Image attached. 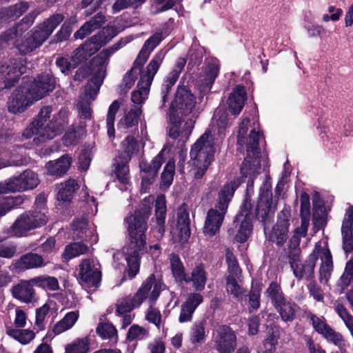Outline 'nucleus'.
Segmentation results:
<instances>
[{"label":"nucleus","instance_id":"nucleus-57","mask_svg":"<svg viewBox=\"0 0 353 353\" xmlns=\"http://www.w3.org/2000/svg\"><path fill=\"white\" fill-rule=\"evenodd\" d=\"M149 337V331L138 325H132L128 330L126 339L132 341L134 340H144Z\"/></svg>","mask_w":353,"mask_h":353},{"label":"nucleus","instance_id":"nucleus-25","mask_svg":"<svg viewBox=\"0 0 353 353\" xmlns=\"http://www.w3.org/2000/svg\"><path fill=\"white\" fill-rule=\"evenodd\" d=\"M194 121L192 119H179L175 121L174 123L170 127V137L179 140L182 144L187 141L194 126Z\"/></svg>","mask_w":353,"mask_h":353},{"label":"nucleus","instance_id":"nucleus-64","mask_svg":"<svg viewBox=\"0 0 353 353\" xmlns=\"http://www.w3.org/2000/svg\"><path fill=\"white\" fill-rule=\"evenodd\" d=\"M17 245L12 243L0 242V257L5 259H12L17 255Z\"/></svg>","mask_w":353,"mask_h":353},{"label":"nucleus","instance_id":"nucleus-11","mask_svg":"<svg viewBox=\"0 0 353 353\" xmlns=\"http://www.w3.org/2000/svg\"><path fill=\"white\" fill-rule=\"evenodd\" d=\"M47 222L46 216L40 211H30L22 214L13 223L9 229L12 236L21 237L36 228L41 227Z\"/></svg>","mask_w":353,"mask_h":353},{"label":"nucleus","instance_id":"nucleus-6","mask_svg":"<svg viewBox=\"0 0 353 353\" xmlns=\"http://www.w3.org/2000/svg\"><path fill=\"white\" fill-rule=\"evenodd\" d=\"M214 147L210 132L206 131L193 145L188 162V174L193 179L203 176L208 168L214 160Z\"/></svg>","mask_w":353,"mask_h":353},{"label":"nucleus","instance_id":"nucleus-61","mask_svg":"<svg viewBox=\"0 0 353 353\" xmlns=\"http://www.w3.org/2000/svg\"><path fill=\"white\" fill-rule=\"evenodd\" d=\"M23 24H18L15 27L11 28L8 30H7L3 35V40L8 42H13L14 45L15 43H19L17 38L21 36L23 32V28H22Z\"/></svg>","mask_w":353,"mask_h":353},{"label":"nucleus","instance_id":"nucleus-35","mask_svg":"<svg viewBox=\"0 0 353 353\" xmlns=\"http://www.w3.org/2000/svg\"><path fill=\"white\" fill-rule=\"evenodd\" d=\"M105 23V17L98 13L85 22L79 30L74 33L76 39H83L92 31L99 29Z\"/></svg>","mask_w":353,"mask_h":353},{"label":"nucleus","instance_id":"nucleus-23","mask_svg":"<svg viewBox=\"0 0 353 353\" xmlns=\"http://www.w3.org/2000/svg\"><path fill=\"white\" fill-rule=\"evenodd\" d=\"M72 227L73 234L77 239H83L91 243L97 241L98 237L95 234L94 228L86 219L74 221Z\"/></svg>","mask_w":353,"mask_h":353},{"label":"nucleus","instance_id":"nucleus-59","mask_svg":"<svg viewBox=\"0 0 353 353\" xmlns=\"http://www.w3.org/2000/svg\"><path fill=\"white\" fill-rule=\"evenodd\" d=\"M174 168V161L172 159L169 160L165 165L161 174V186L168 188L171 185L173 181Z\"/></svg>","mask_w":353,"mask_h":353},{"label":"nucleus","instance_id":"nucleus-56","mask_svg":"<svg viewBox=\"0 0 353 353\" xmlns=\"http://www.w3.org/2000/svg\"><path fill=\"white\" fill-rule=\"evenodd\" d=\"M225 259L228 264V275H233L239 278L241 275V270L235 256L230 249L225 250Z\"/></svg>","mask_w":353,"mask_h":353},{"label":"nucleus","instance_id":"nucleus-10","mask_svg":"<svg viewBox=\"0 0 353 353\" xmlns=\"http://www.w3.org/2000/svg\"><path fill=\"white\" fill-rule=\"evenodd\" d=\"M262 139L259 131L251 130L249 141L247 143V157L242 163L241 173L244 177H256L259 174L261 163L259 159V144Z\"/></svg>","mask_w":353,"mask_h":353},{"label":"nucleus","instance_id":"nucleus-8","mask_svg":"<svg viewBox=\"0 0 353 353\" xmlns=\"http://www.w3.org/2000/svg\"><path fill=\"white\" fill-rule=\"evenodd\" d=\"M63 19L61 14H52L34 28L20 43H15L14 46L23 54L33 51L43 43Z\"/></svg>","mask_w":353,"mask_h":353},{"label":"nucleus","instance_id":"nucleus-7","mask_svg":"<svg viewBox=\"0 0 353 353\" xmlns=\"http://www.w3.org/2000/svg\"><path fill=\"white\" fill-rule=\"evenodd\" d=\"M163 288L164 285L156 281L153 274L150 275L133 296H125L117 301L115 313H130L132 310L138 308L148 297L149 302L154 303Z\"/></svg>","mask_w":353,"mask_h":353},{"label":"nucleus","instance_id":"nucleus-60","mask_svg":"<svg viewBox=\"0 0 353 353\" xmlns=\"http://www.w3.org/2000/svg\"><path fill=\"white\" fill-rule=\"evenodd\" d=\"M322 336L341 349L345 346V340L341 334L335 332L331 327L327 328V330Z\"/></svg>","mask_w":353,"mask_h":353},{"label":"nucleus","instance_id":"nucleus-46","mask_svg":"<svg viewBox=\"0 0 353 353\" xmlns=\"http://www.w3.org/2000/svg\"><path fill=\"white\" fill-rule=\"evenodd\" d=\"M22 196H0V217L4 216L8 212L20 205L23 202Z\"/></svg>","mask_w":353,"mask_h":353},{"label":"nucleus","instance_id":"nucleus-39","mask_svg":"<svg viewBox=\"0 0 353 353\" xmlns=\"http://www.w3.org/2000/svg\"><path fill=\"white\" fill-rule=\"evenodd\" d=\"M275 310L285 323L292 322L296 319L297 305L288 299L276 307Z\"/></svg>","mask_w":353,"mask_h":353},{"label":"nucleus","instance_id":"nucleus-24","mask_svg":"<svg viewBox=\"0 0 353 353\" xmlns=\"http://www.w3.org/2000/svg\"><path fill=\"white\" fill-rule=\"evenodd\" d=\"M317 243H319L318 258L320 257L321 260L319 270V281L321 283H327L333 270L332 257L326 243L323 246H321V242Z\"/></svg>","mask_w":353,"mask_h":353},{"label":"nucleus","instance_id":"nucleus-16","mask_svg":"<svg viewBox=\"0 0 353 353\" xmlns=\"http://www.w3.org/2000/svg\"><path fill=\"white\" fill-rule=\"evenodd\" d=\"M353 208L347 210L341 227L343 248L346 254L352 253L350 260L347 263L344 274L353 278Z\"/></svg>","mask_w":353,"mask_h":353},{"label":"nucleus","instance_id":"nucleus-13","mask_svg":"<svg viewBox=\"0 0 353 353\" xmlns=\"http://www.w3.org/2000/svg\"><path fill=\"white\" fill-rule=\"evenodd\" d=\"M40 180L37 173L31 170H26L19 176H12L5 183H0V194L8 192H24L33 190L39 183Z\"/></svg>","mask_w":353,"mask_h":353},{"label":"nucleus","instance_id":"nucleus-52","mask_svg":"<svg viewBox=\"0 0 353 353\" xmlns=\"http://www.w3.org/2000/svg\"><path fill=\"white\" fill-rule=\"evenodd\" d=\"M169 259L174 277L176 281L182 282L183 279H185V273L184 266L179 256L175 254H171Z\"/></svg>","mask_w":353,"mask_h":353},{"label":"nucleus","instance_id":"nucleus-14","mask_svg":"<svg viewBox=\"0 0 353 353\" xmlns=\"http://www.w3.org/2000/svg\"><path fill=\"white\" fill-rule=\"evenodd\" d=\"M101 273L100 265L93 259L81 261L79 265L78 279L81 285L90 290H94L100 284Z\"/></svg>","mask_w":353,"mask_h":353},{"label":"nucleus","instance_id":"nucleus-40","mask_svg":"<svg viewBox=\"0 0 353 353\" xmlns=\"http://www.w3.org/2000/svg\"><path fill=\"white\" fill-rule=\"evenodd\" d=\"M205 321H196L191 327L190 341L194 345H201L205 340Z\"/></svg>","mask_w":353,"mask_h":353},{"label":"nucleus","instance_id":"nucleus-45","mask_svg":"<svg viewBox=\"0 0 353 353\" xmlns=\"http://www.w3.org/2000/svg\"><path fill=\"white\" fill-rule=\"evenodd\" d=\"M142 111L138 106L132 108L125 116L120 120L119 128L127 129L132 128L138 124V121L141 115Z\"/></svg>","mask_w":353,"mask_h":353},{"label":"nucleus","instance_id":"nucleus-1","mask_svg":"<svg viewBox=\"0 0 353 353\" xmlns=\"http://www.w3.org/2000/svg\"><path fill=\"white\" fill-rule=\"evenodd\" d=\"M151 214V208L145 205L134 211L133 214L124 219L127 230V243L122 249V252H117L113 257L119 260L123 254L128 263V274L130 279L134 278L139 270L140 256L146 250L147 221Z\"/></svg>","mask_w":353,"mask_h":353},{"label":"nucleus","instance_id":"nucleus-37","mask_svg":"<svg viewBox=\"0 0 353 353\" xmlns=\"http://www.w3.org/2000/svg\"><path fill=\"white\" fill-rule=\"evenodd\" d=\"M57 188V199L64 203L70 202L74 193L79 188V185L75 179H70L65 183L59 184Z\"/></svg>","mask_w":353,"mask_h":353},{"label":"nucleus","instance_id":"nucleus-63","mask_svg":"<svg viewBox=\"0 0 353 353\" xmlns=\"http://www.w3.org/2000/svg\"><path fill=\"white\" fill-rule=\"evenodd\" d=\"M178 79V76H176L170 72L168 74L161 88L162 101L163 104L167 101V95L170 92V90L172 89V86L175 84Z\"/></svg>","mask_w":353,"mask_h":353},{"label":"nucleus","instance_id":"nucleus-62","mask_svg":"<svg viewBox=\"0 0 353 353\" xmlns=\"http://www.w3.org/2000/svg\"><path fill=\"white\" fill-rule=\"evenodd\" d=\"M145 319L148 322L153 323L157 328H160L162 323L161 314L159 309L150 305L145 314Z\"/></svg>","mask_w":353,"mask_h":353},{"label":"nucleus","instance_id":"nucleus-49","mask_svg":"<svg viewBox=\"0 0 353 353\" xmlns=\"http://www.w3.org/2000/svg\"><path fill=\"white\" fill-rule=\"evenodd\" d=\"M228 114L223 107L216 109L212 121L213 128H216L218 133L221 134L228 125Z\"/></svg>","mask_w":353,"mask_h":353},{"label":"nucleus","instance_id":"nucleus-50","mask_svg":"<svg viewBox=\"0 0 353 353\" xmlns=\"http://www.w3.org/2000/svg\"><path fill=\"white\" fill-rule=\"evenodd\" d=\"M130 161L118 157L114 163V172L118 180L123 183H128L129 181V168L128 163Z\"/></svg>","mask_w":353,"mask_h":353},{"label":"nucleus","instance_id":"nucleus-53","mask_svg":"<svg viewBox=\"0 0 353 353\" xmlns=\"http://www.w3.org/2000/svg\"><path fill=\"white\" fill-rule=\"evenodd\" d=\"M89 339L83 337L77 339L68 344L65 348V353H87L89 350Z\"/></svg>","mask_w":353,"mask_h":353},{"label":"nucleus","instance_id":"nucleus-17","mask_svg":"<svg viewBox=\"0 0 353 353\" xmlns=\"http://www.w3.org/2000/svg\"><path fill=\"white\" fill-rule=\"evenodd\" d=\"M214 349L219 353H232L236 347V336L230 327L218 325L213 332Z\"/></svg>","mask_w":353,"mask_h":353},{"label":"nucleus","instance_id":"nucleus-55","mask_svg":"<svg viewBox=\"0 0 353 353\" xmlns=\"http://www.w3.org/2000/svg\"><path fill=\"white\" fill-rule=\"evenodd\" d=\"M120 108V103L114 101L109 107L106 118L107 132L110 137H114V120L115 115Z\"/></svg>","mask_w":353,"mask_h":353},{"label":"nucleus","instance_id":"nucleus-12","mask_svg":"<svg viewBox=\"0 0 353 353\" xmlns=\"http://www.w3.org/2000/svg\"><path fill=\"white\" fill-rule=\"evenodd\" d=\"M319 243H316L313 252L309 255L307 259L301 262L299 250H295L289 254L290 263L294 276L301 280L303 278L312 279L314 278V268L318 259Z\"/></svg>","mask_w":353,"mask_h":353},{"label":"nucleus","instance_id":"nucleus-3","mask_svg":"<svg viewBox=\"0 0 353 353\" xmlns=\"http://www.w3.org/2000/svg\"><path fill=\"white\" fill-rule=\"evenodd\" d=\"M128 42L127 39H121L111 47L102 50L93 59V70L97 71V74L88 83L85 96L80 99L77 105L79 114L81 119H90L91 118L92 110L88 99L94 100L101 82L105 77L106 66L110 56L124 46Z\"/></svg>","mask_w":353,"mask_h":353},{"label":"nucleus","instance_id":"nucleus-28","mask_svg":"<svg viewBox=\"0 0 353 353\" xmlns=\"http://www.w3.org/2000/svg\"><path fill=\"white\" fill-rule=\"evenodd\" d=\"M164 37L161 32H156L144 43L136 60L135 65L143 67L153 50L161 43Z\"/></svg>","mask_w":353,"mask_h":353},{"label":"nucleus","instance_id":"nucleus-41","mask_svg":"<svg viewBox=\"0 0 353 353\" xmlns=\"http://www.w3.org/2000/svg\"><path fill=\"white\" fill-rule=\"evenodd\" d=\"M6 334L21 344L29 343L35 336L34 332L30 330L14 328L12 326L6 327Z\"/></svg>","mask_w":353,"mask_h":353},{"label":"nucleus","instance_id":"nucleus-30","mask_svg":"<svg viewBox=\"0 0 353 353\" xmlns=\"http://www.w3.org/2000/svg\"><path fill=\"white\" fill-rule=\"evenodd\" d=\"M71 163V157L68 155H63L54 161H48L46 164L45 168L49 175L61 176L68 172Z\"/></svg>","mask_w":353,"mask_h":353},{"label":"nucleus","instance_id":"nucleus-5","mask_svg":"<svg viewBox=\"0 0 353 353\" xmlns=\"http://www.w3.org/2000/svg\"><path fill=\"white\" fill-rule=\"evenodd\" d=\"M240 183L241 181L239 179H234L221 188L214 208L208 211L203 227L205 235L212 236L219 231L227 212L229 203Z\"/></svg>","mask_w":353,"mask_h":353},{"label":"nucleus","instance_id":"nucleus-9","mask_svg":"<svg viewBox=\"0 0 353 353\" xmlns=\"http://www.w3.org/2000/svg\"><path fill=\"white\" fill-rule=\"evenodd\" d=\"M165 56V52L159 50L152 57L145 70L141 74L137 90L132 93L131 100L134 104H141L146 99L150 87Z\"/></svg>","mask_w":353,"mask_h":353},{"label":"nucleus","instance_id":"nucleus-22","mask_svg":"<svg viewBox=\"0 0 353 353\" xmlns=\"http://www.w3.org/2000/svg\"><path fill=\"white\" fill-rule=\"evenodd\" d=\"M242 215H236L233 221L234 227L229 229L230 236H234L237 242L244 243L252 232V220L245 219Z\"/></svg>","mask_w":353,"mask_h":353},{"label":"nucleus","instance_id":"nucleus-31","mask_svg":"<svg viewBox=\"0 0 353 353\" xmlns=\"http://www.w3.org/2000/svg\"><path fill=\"white\" fill-rule=\"evenodd\" d=\"M246 93L243 87H235L228 99V108L234 115L239 114L244 106Z\"/></svg>","mask_w":353,"mask_h":353},{"label":"nucleus","instance_id":"nucleus-4","mask_svg":"<svg viewBox=\"0 0 353 353\" xmlns=\"http://www.w3.org/2000/svg\"><path fill=\"white\" fill-rule=\"evenodd\" d=\"M52 112L51 106H45L41 109L37 118L33 121L23 131V136L29 139L33 135H38L41 141L53 139L62 130L68 121V112L61 109L48 121Z\"/></svg>","mask_w":353,"mask_h":353},{"label":"nucleus","instance_id":"nucleus-29","mask_svg":"<svg viewBox=\"0 0 353 353\" xmlns=\"http://www.w3.org/2000/svg\"><path fill=\"white\" fill-rule=\"evenodd\" d=\"M15 269L20 271L37 268L46 265L43 257L37 254L28 253L23 254L13 263Z\"/></svg>","mask_w":353,"mask_h":353},{"label":"nucleus","instance_id":"nucleus-26","mask_svg":"<svg viewBox=\"0 0 353 353\" xmlns=\"http://www.w3.org/2000/svg\"><path fill=\"white\" fill-rule=\"evenodd\" d=\"M203 296L199 293H190L186 301L181 305L179 321L181 323L189 322L196 307L203 302Z\"/></svg>","mask_w":353,"mask_h":353},{"label":"nucleus","instance_id":"nucleus-19","mask_svg":"<svg viewBox=\"0 0 353 353\" xmlns=\"http://www.w3.org/2000/svg\"><path fill=\"white\" fill-rule=\"evenodd\" d=\"M289 227L288 216L282 212V214H279L278 221L270 232H267L266 225L263 226V230L266 239L280 247L283 245L288 239Z\"/></svg>","mask_w":353,"mask_h":353},{"label":"nucleus","instance_id":"nucleus-34","mask_svg":"<svg viewBox=\"0 0 353 353\" xmlns=\"http://www.w3.org/2000/svg\"><path fill=\"white\" fill-rule=\"evenodd\" d=\"M166 201L165 196L159 195L155 201V219L157 225L154 230L162 236L165 232Z\"/></svg>","mask_w":353,"mask_h":353},{"label":"nucleus","instance_id":"nucleus-32","mask_svg":"<svg viewBox=\"0 0 353 353\" xmlns=\"http://www.w3.org/2000/svg\"><path fill=\"white\" fill-rule=\"evenodd\" d=\"M190 223L189 213L185 208V205H183L177 211L176 225L177 230L179 231V241L183 243L186 241L190 235Z\"/></svg>","mask_w":353,"mask_h":353},{"label":"nucleus","instance_id":"nucleus-15","mask_svg":"<svg viewBox=\"0 0 353 353\" xmlns=\"http://www.w3.org/2000/svg\"><path fill=\"white\" fill-rule=\"evenodd\" d=\"M276 208V201L272 199L271 186L268 182H265L261 188L259 199L256 208V217L263 223V226L272 221Z\"/></svg>","mask_w":353,"mask_h":353},{"label":"nucleus","instance_id":"nucleus-38","mask_svg":"<svg viewBox=\"0 0 353 353\" xmlns=\"http://www.w3.org/2000/svg\"><path fill=\"white\" fill-rule=\"evenodd\" d=\"M79 316L78 311L68 312L61 320L54 325L52 332L57 335L72 328L78 320Z\"/></svg>","mask_w":353,"mask_h":353},{"label":"nucleus","instance_id":"nucleus-47","mask_svg":"<svg viewBox=\"0 0 353 353\" xmlns=\"http://www.w3.org/2000/svg\"><path fill=\"white\" fill-rule=\"evenodd\" d=\"M219 72V65L216 61H212L205 70V75L202 80V89L203 90H210L217 77Z\"/></svg>","mask_w":353,"mask_h":353},{"label":"nucleus","instance_id":"nucleus-36","mask_svg":"<svg viewBox=\"0 0 353 353\" xmlns=\"http://www.w3.org/2000/svg\"><path fill=\"white\" fill-rule=\"evenodd\" d=\"M265 296L274 308L288 300L281 285L274 281L270 283L265 292Z\"/></svg>","mask_w":353,"mask_h":353},{"label":"nucleus","instance_id":"nucleus-54","mask_svg":"<svg viewBox=\"0 0 353 353\" xmlns=\"http://www.w3.org/2000/svg\"><path fill=\"white\" fill-rule=\"evenodd\" d=\"M89 248L82 243H73L68 245L63 253L65 258L72 259L88 252Z\"/></svg>","mask_w":353,"mask_h":353},{"label":"nucleus","instance_id":"nucleus-27","mask_svg":"<svg viewBox=\"0 0 353 353\" xmlns=\"http://www.w3.org/2000/svg\"><path fill=\"white\" fill-rule=\"evenodd\" d=\"M34 285V284L31 282V279L21 281L12 287V294L14 299L23 303H32L35 300Z\"/></svg>","mask_w":353,"mask_h":353},{"label":"nucleus","instance_id":"nucleus-42","mask_svg":"<svg viewBox=\"0 0 353 353\" xmlns=\"http://www.w3.org/2000/svg\"><path fill=\"white\" fill-rule=\"evenodd\" d=\"M31 282L35 286L46 290L57 291L59 290V283L56 277L48 275H41L31 279Z\"/></svg>","mask_w":353,"mask_h":353},{"label":"nucleus","instance_id":"nucleus-48","mask_svg":"<svg viewBox=\"0 0 353 353\" xmlns=\"http://www.w3.org/2000/svg\"><path fill=\"white\" fill-rule=\"evenodd\" d=\"M97 333L103 339H112L114 343L118 341L117 330L111 323H99Z\"/></svg>","mask_w":353,"mask_h":353},{"label":"nucleus","instance_id":"nucleus-21","mask_svg":"<svg viewBox=\"0 0 353 353\" xmlns=\"http://www.w3.org/2000/svg\"><path fill=\"white\" fill-rule=\"evenodd\" d=\"M163 158L162 152L156 156L151 163L142 161L139 167L142 173V188L147 189L148 185L151 184L157 176L159 169L161 168Z\"/></svg>","mask_w":353,"mask_h":353},{"label":"nucleus","instance_id":"nucleus-20","mask_svg":"<svg viewBox=\"0 0 353 353\" xmlns=\"http://www.w3.org/2000/svg\"><path fill=\"white\" fill-rule=\"evenodd\" d=\"M196 98L185 87H179L176 91L174 104L178 114L189 115L196 105Z\"/></svg>","mask_w":353,"mask_h":353},{"label":"nucleus","instance_id":"nucleus-18","mask_svg":"<svg viewBox=\"0 0 353 353\" xmlns=\"http://www.w3.org/2000/svg\"><path fill=\"white\" fill-rule=\"evenodd\" d=\"M26 71L21 59H12L3 65L0 68V90L12 87Z\"/></svg>","mask_w":353,"mask_h":353},{"label":"nucleus","instance_id":"nucleus-51","mask_svg":"<svg viewBox=\"0 0 353 353\" xmlns=\"http://www.w3.org/2000/svg\"><path fill=\"white\" fill-rule=\"evenodd\" d=\"M310 225V219H301V223L293 232V235L290 240V246L296 248L300 244V240L302 237L306 236Z\"/></svg>","mask_w":353,"mask_h":353},{"label":"nucleus","instance_id":"nucleus-33","mask_svg":"<svg viewBox=\"0 0 353 353\" xmlns=\"http://www.w3.org/2000/svg\"><path fill=\"white\" fill-rule=\"evenodd\" d=\"M185 283H192L193 288L196 291H202L207 281L206 272L204 266L201 264L196 265L192 270L190 276L185 275Z\"/></svg>","mask_w":353,"mask_h":353},{"label":"nucleus","instance_id":"nucleus-2","mask_svg":"<svg viewBox=\"0 0 353 353\" xmlns=\"http://www.w3.org/2000/svg\"><path fill=\"white\" fill-rule=\"evenodd\" d=\"M54 85V79L50 74H43L30 84L19 87L8 101L9 112L17 114L25 111L34 101L52 92Z\"/></svg>","mask_w":353,"mask_h":353},{"label":"nucleus","instance_id":"nucleus-44","mask_svg":"<svg viewBox=\"0 0 353 353\" xmlns=\"http://www.w3.org/2000/svg\"><path fill=\"white\" fill-rule=\"evenodd\" d=\"M239 278L228 275L226 277L225 289L228 294L236 299H242L245 294L244 288L238 283Z\"/></svg>","mask_w":353,"mask_h":353},{"label":"nucleus","instance_id":"nucleus-58","mask_svg":"<svg viewBox=\"0 0 353 353\" xmlns=\"http://www.w3.org/2000/svg\"><path fill=\"white\" fill-rule=\"evenodd\" d=\"M87 56H92L97 52L102 46H105L100 37L97 34L86 40L83 43Z\"/></svg>","mask_w":353,"mask_h":353},{"label":"nucleus","instance_id":"nucleus-43","mask_svg":"<svg viewBox=\"0 0 353 353\" xmlns=\"http://www.w3.org/2000/svg\"><path fill=\"white\" fill-rule=\"evenodd\" d=\"M122 152L119 159L130 161L132 157L138 152L139 144L133 137L128 136L121 143Z\"/></svg>","mask_w":353,"mask_h":353}]
</instances>
